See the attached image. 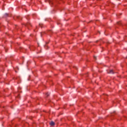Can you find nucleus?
<instances>
[{
	"label": "nucleus",
	"instance_id": "f257e3e1",
	"mask_svg": "<svg viewBox=\"0 0 127 127\" xmlns=\"http://www.w3.org/2000/svg\"><path fill=\"white\" fill-rule=\"evenodd\" d=\"M107 73L108 74H115V71H114V70L113 69H110L107 70Z\"/></svg>",
	"mask_w": 127,
	"mask_h": 127
},
{
	"label": "nucleus",
	"instance_id": "f03ea898",
	"mask_svg": "<svg viewBox=\"0 0 127 127\" xmlns=\"http://www.w3.org/2000/svg\"><path fill=\"white\" fill-rule=\"evenodd\" d=\"M50 126H51L52 127H53V126L55 125V123L53 122L52 121L50 123Z\"/></svg>",
	"mask_w": 127,
	"mask_h": 127
},
{
	"label": "nucleus",
	"instance_id": "7ed1b4c3",
	"mask_svg": "<svg viewBox=\"0 0 127 127\" xmlns=\"http://www.w3.org/2000/svg\"><path fill=\"white\" fill-rule=\"evenodd\" d=\"M25 26L29 27V25H30V24H29V23H27V24H25Z\"/></svg>",
	"mask_w": 127,
	"mask_h": 127
},
{
	"label": "nucleus",
	"instance_id": "20e7f679",
	"mask_svg": "<svg viewBox=\"0 0 127 127\" xmlns=\"http://www.w3.org/2000/svg\"><path fill=\"white\" fill-rule=\"evenodd\" d=\"M8 15V14H7V13L5 14V16H7Z\"/></svg>",
	"mask_w": 127,
	"mask_h": 127
},
{
	"label": "nucleus",
	"instance_id": "39448f33",
	"mask_svg": "<svg viewBox=\"0 0 127 127\" xmlns=\"http://www.w3.org/2000/svg\"><path fill=\"white\" fill-rule=\"evenodd\" d=\"M47 47H48L47 46H45V48L46 49V48H47Z\"/></svg>",
	"mask_w": 127,
	"mask_h": 127
},
{
	"label": "nucleus",
	"instance_id": "423d86ee",
	"mask_svg": "<svg viewBox=\"0 0 127 127\" xmlns=\"http://www.w3.org/2000/svg\"><path fill=\"white\" fill-rule=\"evenodd\" d=\"M47 96H49V93H47Z\"/></svg>",
	"mask_w": 127,
	"mask_h": 127
},
{
	"label": "nucleus",
	"instance_id": "0eeeda50",
	"mask_svg": "<svg viewBox=\"0 0 127 127\" xmlns=\"http://www.w3.org/2000/svg\"><path fill=\"white\" fill-rule=\"evenodd\" d=\"M118 24H121V22H118Z\"/></svg>",
	"mask_w": 127,
	"mask_h": 127
},
{
	"label": "nucleus",
	"instance_id": "6e6552de",
	"mask_svg": "<svg viewBox=\"0 0 127 127\" xmlns=\"http://www.w3.org/2000/svg\"><path fill=\"white\" fill-rule=\"evenodd\" d=\"M40 26H41V27H42V26H41V24H39Z\"/></svg>",
	"mask_w": 127,
	"mask_h": 127
},
{
	"label": "nucleus",
	"instance_id": "1a4fd4ad",
	"mask_svg": "<svg viewBox=\"0 0 127 127\" xmlns=\"http://www.w3.org/2000/svg\"><path fill=\"white\" fill-rule=\"evenodd\" d=\"M49 2H51V0H49Z\"/></svg>",
	"mask_w": 127,
	"mask_h": 127
},
{
	"label": "nucleus",
	"instance_id": "9d476101",
	"mask_svg": "<svg viewBox=\"0 0 127 127\" xmlns=\"http://www.w3.org/2000/svg\"><path fill=\"white\" fill-rule=\"evenodd\" d=\"M94 58L95 59H96V57H95V56H94Z\"/></svg>",
	"mask_w": 127,
	"mask_h": 127
},
{
	"label": "nucleus",
	"instance_id": "9b49d317",
	"mask_svg": "<svg viewBox=\"0 0 127 127\" xmlns=\"http://www.w3.org/2000/svg\"><path fill=\"white\" fill-rule=\"evenodd\" d=\"M41 36H42V33L41 34Z\"/></svg>",
	"mask_w": 127,
	"mask_h": 127
}]
</instances>
